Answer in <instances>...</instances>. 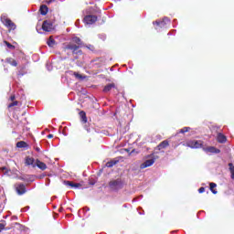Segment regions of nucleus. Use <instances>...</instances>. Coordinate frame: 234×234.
I'll return each mask as SVG.
<instances>
[{"label": "nucleus", "instance_id": "obj_8", "mask_svg": "<svg viewBox=\"0 0 234 234\" xmlns=\"http://www.w3.org/2000/svg\"><path fill=\"white\" fill-rule=\"evenodd\" d=\"M16 193L17 195H25L27 193V186L24 184L16 185Z\"/></svg>", "mask_w": 234, "mask_h": 234}, {"label": "nucleus", "instance_id": "obj_32", "mask_svg": "<svg viewBox=\"0 0 234 234\" xmlns=\"http://www.w3.org/2000/svg\"><path fill=\"white\" fill-rule=\"evenodd\" d=\"M35 149H36L37 153H41V148L37 146Z\"/></svg>", "mask_w": 234, "mask_h": 234}, {"label": "nucleus", "instance_id": "obj_4", "mask_svg": "<svg viewBox=\"0 0 234 234\" xmlns=\"http://www.w3.org/2000/svg\"><path fill=\"white\" fill-rule=\"evenodd\" d=\"M85 25H94L98 21V16L93 15H88L83 19Z\"/></svg>", "mask_w": 234, "mask_h": 234}, {"label": "nucleus", "instance_id": "obj_30", "mask_svg": "<svg viewBox=\"0 0 234 234\" xmlns=\"http://www.w3.org/2000/svg\"><path fill=\"white\" fill-rule=\"evenodd\" d=\"M204 191H206V188H204V187H200L198 189V193H204Z\"/></svg>", "mask_w": 234, "mask_h": 234}, {"label": "nucleus", "instance_id": "obj_2", "mask_svg": "<svg viewBox=\"0 0 234 234\" xmlns=\"http://www.w3.org/2000/svg\"><path fill=\"white\" fill-rule=\"evenodd\" d=\"M1 21H2L3 25H5V27H6L9 30H16V27L15 23L12 22V20H10V18H8V16H6V15L1 16Z\"/></svg>", "mask_w": 234, "mask_h": 234}, {"label": "nucleus", "instance_id": "obj_23", "mask_svg": "<svg viewBox=\"0 0 234 234\" xmlns=\"http://www.w3.org/2000/svg\"><path fill=\"white\" fill-rule=\"evenodd\" d=\"M229 171H230V176L232 178V180H234V166H233V164L229 163Z\"/></svg>", "mask_w": 234, "mask_h": 234}, {"label": "nucleus", "instance_id": "obj_31", "mask_svg": "<svg viewBox=\"0 0 234 234\" xmlns=\"http://www.w3.org/2000/svg\"><path fill=\"white\" fill-rule=\"evenodd\" d=\"M2 229H5V225H4L3 223H0V231H1Z\"/></svg>", "mask_w": 234, "mask_h": 234}, {"label": "nucleus", "instance_id": "obj_21", "mask_svg": "<svg viewBox=\"0 0 234 234\" xmlns=\"http://www.w3.org/2000/svg\"><path fill=\"white\" fill-rule=\"evenodd\" d=\"M80 116L81 118V121L84 122V123H87V114L85 113V112H80Z\"/></svg>", "mask_w": 234, "mask_h": 234}, {"label": "nucleus", "instance_id": "obj_1", "mask_svg": "<svg viewBox=\"0 0 234 234\" xmlns=\"http://www.w3.org/2000/svg\"><path fill=\"white\" fill-rule=\"evenodd\" d=\"M80 45H81V39L78 37H74L71 39V43L68 44L65 48L66 50H71L73 54L81 55V50H80Z\"/></svg>", "mask_w": 234, "mask_h": 234}, {"label": "nucleus", "instance_id": "obj_24", "mask_svg": "<svg viewBox=\"0 0 234 234\" xmlns=\"http://www.w3.org/2000/svg\"><path fill=\"white\" fill-rule=\"evenodd\" d=\"M16 147H18L19 149H23V147H27V143H25L24 141H20L16 144Z\"/></svg>", "mask_w": 234, "mask_h": 234}, {"label": "nucleus", "instance_id": "obj_5", "mask_svg": "<svg viewBox=\"0 0 234 234\" xmlns=\"http://www.w3.org/2000/svg\"><path fill=\"white\" fill-rule=\"evenodd\" d=\"M42 30L44 32H51V30H54V25L49 20H46L42 24Z\"/></svg>", "mask_w": 234, "mask_h": 234}, {"label": "nucleus", "instance_id": "obj_12", "mask_svg": "<svg viewBox=\"0 0 234 234\" xmlns=\"http://www.w3.org/2000/svg\"><path fill=\"white\" fill-rule=\"evenodd\" d=\"M35 165L36 167H38V169H41V171H45V169H47V165L39 161V159L36 160Z\"/></svg>", "mask_w": 234, "mask_h": 234}, {"label": "nucleus", "instance_id": "obj_15", "mask_svg": "<svg viewBox=\"0 0 234 234\" xmlns=\"http://www.w3.org/2000/svg\"><path fill=\"white\" fill-rule=\"evenodd\" d=\"M114 87H116V85H114V83H110L104 87L103 92H111V90H112V89H114Z\"/></svg>", "mask_w": 234, "mask_h": 234}, {"label": "nucleus", "instance_id": "obj_11", "mask_svg": "<svg viewBox=\"0 0 234 234\" xmlns=\"http://www.w3.org/2000/svg\"><path fill=\"white\" fill-rule=\"evenodd\" d=\"M26 165H31L32 167H36V160L34 157L27 156L25 161Z\"/></svg>", "mask_w": 234, "mask_h": 234}, {"label": "nucleus", "instance_id": "obj_17", "mask_svg": "<svg viewBox=\"0 0 234 234\" xmlns=\"http://www.w3.org/2000/svg\"><path fill=\"white\" fill-rule=\"evenodd\" d=\"M47 45H48V47L52 48L56 45V40H54V38H52V37H50L47 41Z\"/></svg>", "mask_w": 234, "mask_h": 234}, {"label": "nucleus", "instance_id": "obj_16", "mask_svg": "<svg viewBox=\"0 0 234 234\" xmlns=\"http://www.w3.org/2000/svg\"><path fill=\"white\" fill-rule=\"evenodd\" d=\"M40 14L41 16H47V14H48V7L47 5H41Z\"/></svg>", "mask_w": 234, "mask_h": 234}, {"label": "nucleus", "instance_id": "obj_9", "mask_svg": "<svg viewBox=\"0 0 234 234\" xmlns=\"http://www.w3.org/2000/svg\"><path fill=\"white\" fill-rule=\"evenodd\" d=\"M169 21L170 20L168 17H165L162 21H155V22H153V24L157 25V27H160V28H164L165 27L167 23H169Z\"/></svg>", "mask_w": 234, "mask_h": 234}, {"label": "nucleus", "instance_id": "obj_33", "mask_svg": "<svg viewBox=\"0 0 234 234\" xmlns=\"http://www.w3.org/2000/svg\"><path fill=\"white\" fill-rule=\"evenodd\" d=\"M10 100H11V101H14L16 100V96H14V95L11 96V97H10Z\"/></svg>", "mask_w": 234, "mask_h": 234}, {"label": "nucleus", "instance_id": "obj_20", "mask_svg": "<svg viewBox=\"0 0 234 234\" xmlns=\"http://www.w3.org/2000/svg\"><path fill=\"white\" fill-rule=\"evenodd\" d=\"M118 164V160H112L106 163V167H114Z\"/></svg>", "mask_w": 234, "mask_h": 234}, {"label": "nucleus", "instance_id": "obj_10", "mask_svg": "<svg viewBox=\"0 0 234 234\" xmlns=\"http://www.w3.org/2000/svg\"><path fill=\"white\" fill-rule=\"evenodd\" d=\"M154 164V159H148L144 163L141 164L140 168L141 169H145L147 167H151Z\"/></svg>", "mask_w": 234, "mask_h": 234}, {"label": "nucleus", "instance_id": "obj_36", "mask_svg": "<svg viewBox=\"0 0 234 234\" xmlns=\"http://www.w3.org/2000/svg\"><path fill=\"white\" fill-rule=\"evenodd\" d=\"M115 1H120V0H115Z\"/></svg>", "mask_w": 234, "mask_h": 234}, {"label": "nucleus", "instance_id": "obj_13", "mask_svg": "<svg viewBox=\"0 0 234 234\" xmlns=\"http://www.w3.org/2000/svg\"><path fill=\"white\" fill-rule=\"evenodd\" d=\"M66 186H69V187H72L74 189H79V187H81V184L80 183H72L70 181L66 182Z\"/></svg>", "mask_w": 234, "mask_h": 234}, {"label": "nucleus", "instance_id": "obj_25", "mask_svg": "<svg viewBox=\"0 0 234 234\" xmlns=\"http://www.w3.org/2000/svg\"><path fill=\"white\" fill-rule=\"evenodd\" d=\"M189 131H191L190 127H184L183 129L179 130V133L184 134V133H189Z\"/></svg>", "mask_w": 234, "mask_h": 234}, {"label": "nucleus", "instance_id": "obj_34", "mask_svg": "<svg viewBox=\"0 0 234 234\" xmlns=\"http://www.w3.org/2000/svg\"><path fill=\"white\" fill-rule=\"evenodd\" d=\"M47 69L48 70H51L52 69H50V65L47 64Z\"/></svg>", "mask_w": 234, "mask_h": 234}, {"label": "nucleus", "instance_id": "obj_26", "mask_svg": "<svg viewBox=\"0 0 234 234\" xmlns=\"http://www.w3.org/2000/svg\"><path fill=\"white\" fill-rule=\"evenodd\" d=\"M73 76H75V78H77V80H85V77H83V75H80L78 72H74Z\"/></svg>", "mask_w": 234, "mask_h": 234}, {"label": "nucleus", "instance_id": "obj_22", "mask_svg": "<svg viewBox=\"0 0 234 234\" xmlns=\"http://www.w3.org/2000/svg\"><path fill=\"white\" fill-rule=\"evenodd\" d=\"M209 186H210V191L213 193V195H217L218 192L216 189H214V187H217V184L210 183Z\"/></svg>", "mask_w": 234, "mask_h": 234}, {"label": "nucleus", "instance_id": "obj_29", "mask_svg": "<svg viewBox=\"0 0 234 234\" xmlns=\"http://www.w3.org/2000/svg\"><path fill=\"white\" fill-rule=\"evenodd\" d=\"M5 45H6V47H8L9 48H15V47H14L12 44H10V43H8V42H6V41H5Z\"/></svg>", "mask_w": 234, "mask_h": 234}, {"label": "nucleus", "instance_id": "obj_14", "mask_svg": "<svg viewBox=\"0 0 234 234\" xmlns=\"http://www.w3.org/2000/svg\"><path fill=\"white\" fill-rule=\"evenodd\" d=\"M168 145H169V142L167 140H165L158 144L157 149L161 151V149H165V147H168Z\"/></svg>", "mask_w": 234, "mask_h": 234}, {"label": "nucleus", "instance_id": "obj_27", "mask_svg": "<svg viewBox=\"0 0 234 234\" xmlns=\"http://www.w3.org/2000/svg\"><path fill=\"white\" fill-rule=\"evenodd\" d=\"M0 173L6 175V173H8V168H6V166L0 167Z\"/></svg>", "mask_w": 234, "mask_h": 234}, {"label": "nucleus", "instance_id": "obj_35", "mask_svg": "<svg viewBox=\"0 0 234 234\" xmlns=\"http://www.w3.org/2000/svg\"><path fill=\"white\" fill-rule=\"evenodd\" d=\"M48 138H54V135L53 134H48Z\"/></svg>", "mask_w": 234, "mask_h": 234}, {"label": "nucleus", "instance_id": "obj_7", "mask_svg": "<svg viewBox=\"0 0 234 234\" xmlns=\"http://www.w3.org/2000/svg\"><path fill=\"white\" fill-rule=\"evenodd\" d=\"M203 151L207 153V154H218L220 153V150L214 146H207V147H203Z\"/></svg>", "mask_w": 234, "mask_h": 234}, {"label": "nucleus", "instance_id": "obj_28", "mask_svg": "<svg viewBox=\"0 0 234 234\" xmlns=\"http://www.w3.org/2000/svg\"><path fill=\"white\" fill-rule=\"evenodd\" d=\"M16 105H17V101H13L12 103H10L9 105H8V107L10 108V107H16Z\"/></svg>", "mask_w": 234, "mask_h": 234}, {"label": "nucleus", "instance_id": "obj_6", "mask_svg": "<svg viewBox=\"0 0 234 234\" xmlns=\"http://www.w3.org/2000/svg\"><path fill=\"white\" fill-rule=\"evenodd\" d=\"M186 146L191 149H200L202 147V141H189L186 143Z\"/></svg>", "mask_w": 234, "mask_h": 234}, {"label": "nucleus", "instance_id": "obj_3", "mask_svg": "<svg viewBox=\"0 0 234 234\" xmlns=\"http://www.w3.org/2000/svg\"><path fill=\"white\" fill-rule=\"evenodd\" d=\"M109 186L113 191H118V189H122V187H123V181H122V179H120V178L112 180L109 183Z\"/></svg>", "mask_w": 234, "mask_h": 234}, {"label": "nucleus", "instance_id": "obj_19", "mask_svg": "<svg viewBox=\"0 0 234 234\" xmlns=\"http://www.w3.org/2000/svg\"><path fill=\"white\" fill-rule=\"evenodd\" d=\"M7 63H9V65H12V67H17V61H16V59L9 58H6Z\"/></svg>", "mask_w": 234, "mask_h": 234}, {"label": "nucleus", "instance_id": "obj_18", "mask_svg": "<svg viewBox=\"0 0 234 234\" xmlns=\"http://www.w3.org/2000/svg\"><path fill=\"white\" fill-rule=\"evenodd\" d=\"M218 142H219V144H224L226 143V137L224 134L222 133H218Z\"/></svg>", "mask_w": 234, "mask_h": 234}]
</instances>
